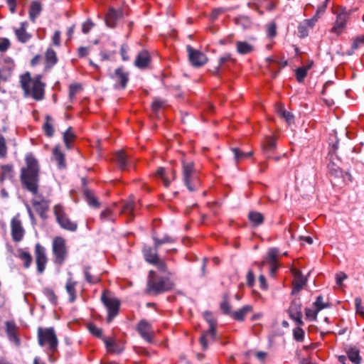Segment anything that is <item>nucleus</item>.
Returning a JSON list of instances; mask_svg holds the SVG:
<instances>
[{
	"label": "nucleus",
	"mask_w": 364,
	"mask_h": 364,
	"mask_svg": "<svg viewBox=\"0 0 364 364\" xmlns=\"http://www.w3.org/2000/svg\"><path fill=\"white\" fill-rule=\"evenodd\" d=\"M19 85L25 98L36 102L45 99L46 83L41 74L32 76L29 72H25L19 76Z\"/></svg>",
	"instance_id": "nucleus-1"
},
{
	"label": "nucleus",
	"mask_w": 364,
	"mask_h": 364,
	"mask_svg": "<svg viewBox=\"0 0 364 364\" xmlns=\"http://www.w3.org/2000/svg\"><path fill=\"white\" fill-rule=\"evenodd\" d=\"M40 166L38 160L32 154L25 157V166L21 169V182L23 188L36 194L38 190Z\"/></svg>",
	"instance_id": "nucleus-2"
},
{
	"label": "nucleus",
	"mask_w": 364,
	"mask_h": 364,
	"mask_svg": "<svg viewBox=\"0 0 364 364\" xmlns=\"http://www.w3.org/2000/svg\"><path fill=\"white\" fill-rule=\"evenodd\" d=\"M38 340L41 346L46 348L50 359L58 350V341L53 328H38Z\"/></svg>",
	"instance_id": "nucleus-3"
},
{
	"label": "nucleus",
	"mask_w": 364,
	"mask_h": 364,
	"mask_svg": "<svg viewBox=\"0 0 364 364\" xmlns=\"http://www.w3.org/2000/svg\"><path fill=\"white\" fill-rule=\"evenodd\" d=\"M173 282L168 278H156L155 272L150 271L147 282V291L150 294H158L173 288Z\"/></svg>",
	"instance_id": "nucleus-4"
},
{
	"label": "nucleus",
	"mask_w": 364,
	"mask_h": 364,
	"mask_svg": "<svg viewBox=\"0 0 364 364\" xmlns=\"http://www.w3.org/2000/svg\"><path fill=\"white\" fill-rule=\"evenodd\" d=\"M336 16V21L331 29V32L336 36L341 35L346 27L347 22L351 14V10H347L343 6H336L333 9Z\"/></svg>",
	"instance_id": "nucleus-5"
},
{
	"label": "nucleus",
	"mask_w": 364,
	"mask_h": 364,
	"mask_svg": "<svg viewBox=\"0 0 364 364\" xmlns=\"http://www.w3.org/2000/svg\"><path fill=\"white\" fill-rule=\"evenodd\" d=\"M52 250L54 262L59 265L63 264L68 256L66 240L60 236L55 237L52 242Z\"/></svg>",
	"instance_id": "nucleus-6"
},
{
	"label": "nucleus",
	"mask_w": 364,
	"mask_h": 364,
	"mask_svg": "<svg viewBox=\"0 0 364 364\" xmlns=\"http://www.w3.org/2000/svg\"><path fill=\"white\" fill-rule=\"evenodd\" d=\"M53 213L58 223L62 228L69 231H75L77 230V223L70 220L63 205L60 204L55 205L53 208Z\"/></svg>",
	"instance_id": "nucleus-7"
},
{
	"label": "nucleus",
	"mask_w": 364,
	"mask_h": 364,
	"mask_svg": "<svg viewBox=\"0 0 364 364\" xmlns=\"http://www.w3.org/2000/svg\"><path fill=\"white\" fill-rule=\"evenodd\" d=\"M183 179L188 188L193 191L199 185V179L191 162L183 164Z\"/></svg>",
	"instance_id": "nucleus-8"
},
{
	"label": "nucleus",
	"mask_w": 364,
	"mask_h": 364,
	"mask_svg": "<svg viewBox=\"0 0 364 364\" xmlns=\"http://www.w3.org/2000/svg\"><path fill=\"white\" fill-rule=\"evenodd\" d=\"M102 301L107 309V322H110L118 314L119 302L106 291L102 295Z\"/></svg>",
	"instance_id": "nucleus-9"
},
{
	"label": "nucleus",
	"mask_w": 364,
	"mask_h": 364,
	"mask_svg": "<svg viewBox=\"0 0 364 364\" xmlns=\"http://www.w3.org/2000/svg\"><path fill=\"white\" fill-rule=\"evenodd\" d=\"M154 245H155V250H153L151 248H146L144 250V257L146 262L151 263V264H155L157 262L158 259H159L158 257L156 250L157 248L164 243H171L173 242V239L168 237L165 236L164 237L161 239L158 238H154Z\"/></svg>",
	"instance_id": "nucleus-10"
},
{
	"label": "nucleus",
	"mask_w": 364,
	"mask_h": 364,
	"mask_svg": "<svg viewBox=\"0 0 364 364\" xmlns=\"http://www.w3.org/2000/svg\"><path fill=\"white\" fill-rule=\"evenodd\" d=\"M35 257L36 263L37 266V272L39 274H42L48 262V258L46 253L45 248L39 243L35 246Z\"/></svg>",
	"instance_id": "nucleus-11"
},
{
	"label": "nucleus",
	"mask_w": 364,
	"mask_h": 364,
	"mask_svg": "<svg viewBox=\"0 0 364 364\" xmlns=\"http://www.w3.org/2000/svg\"><path fill=\"white\" fill-rule=\"evenodd\" d=\"M103 341L109 353L120 354L124 350V342L114 337L103 338Z\"/></svg>",
	"instance_id": "nucleus-12"
},
{
	"label": "nucleus",
	"mask_w": 364,
	"mask_h": 364,
	"mask_svg": "<svg viewBox=\"0 0 364 364\" xmlns=\"http://www.w3.org/2000/svg\"><path fill=\"white\" fill-rule=\"evenodd\" d=\"M11 235L14 242L21 241L25 235V230L22 223L18 217H14L11 220Z\"/></svg>",
	"instance_id": "nucleus-13"
},
{
	"label": "nucleus",
	"mask_w": 364,
	"mask_h": 364,
	"mask_svg": "<svg viewBox=\"0 0 364 364\" xmlns=\"http://www.w3.org/2000/svg\"><path fill=\"white\" fill-rule=\"evenodd\" d=\"M289 317L296 324L304 325L302 321L301 303L299 299L291 301L288 310Z\"/></svg>",
	"instance_id": "nucleus-14"
},
{
	"label": "nucleus",
	"mask_w": 364,
	"mask_h": 364,
	"mask_svg": "<svg viewBox=\"0 0 364 364\" xmlns=\"http://www.w3.org/2000/svg\"><path fill=\"white\" fill-rule=\"evenodd\" d=\"M187 50L190 62L193 66L200 67L207 63L208 58L203 53L193 49L190 46H187Z\"/></svg>",
	"instance_id": "nucleus-15"
},
{
	"label": "nucleus",
	"mask_w": 364,
	"mask_h": 364,
	"mask_svg": "<svg viewBox=\"0 0 364 364\" xmlns=\"http://www.w3.org/2000/svg\"><path fill=\"white\" fill-rule=\"evenodd\" d=\"M28 23L26 21L21 22L18 27H15L13 31L18 40L21 43H28L32 38V35L27 31Z\"/></svg>",
	"instance_id": "nucleus-16"
},
{
	"label": "nucleus",
	"mask_w": 364,
	"mask_h": 364,
	"mask_svg": "<svg viewBox=\"0 0 364 364\" xmlns=\"http://www.w3.org/2000/svg\"><path fill=\"white\" fill-rule=\"evenodd\" d=\"M112 77L116 82L115 87L117 88L124 89L129 81V73L122 68H119L115 70Z\"/></svg>",
	"instance_id": "nucleus-17"
},
{
	"label": "nucleus",
	"mask_w": 364,
	"mask_h": 364,
	"mask_svg": "<svg viewBox=\"0 0 364 364\" xmlns=\"http://www.w3.org/2000/svg\"><path fill=\"white\" fill-rule=\"evenodd\" d=\"M137 331L141 336L146 341L151 343L154 338V331L151 326L146 321H141L137 326Z\"/></svg>",
	"instance_id": "nucleus-18"
},
{
	"label": "nucleus",
	"mask_w": 364,
	"mask_h": 364,
	"mask_svg": "<svg viewBox=\"0 0 364 364\" xmlns=\"http://www.w3.org/2000/svg\"><path fill=\"white\" fill-rule=\"evenodd\" d=\"M56 52L51 48H48L44 55V72L50 71L58 63Z\"/></svg>",
	"instance_id": "nucleus-19"
},
{
	"label": "nucleus",
	"mask_w": 364,
	"mask_h": 364,
	"mask_svg": "<svg viewBox=\"0 0 364 364\" xmlns=\"http://www.w3.org/2000/svg\"><path fill=\"white\" fill-rule=\"evenodd\" d=\"M279 250L277 248H271L269 250L266 262L270 266V273L274 275L278 269L279 265L278 264Z\"/></svg>",
	"instance_id": "nucleus-20"
},
{
	"label": "nucleus",
	"mask_w": 364,
	"mask_h": 364,
	"mask_svg": "<svg viewBox=\"0 0 364 364\" xmlns=\"http://www.w3.org/2000/svg\"><path fill=\"white\" fill-rule=\"evenodd\" d=\"M291 273L294 276L292 293L299 292L305 285L306 279L303 277L300 270L296 268L291 269Z\"/></svg>",
	"instance_id": "nucleus-21"
},
{
	"label": "nucleus",
	"mask_w": 364,
	"mask_h": 364,
	"mask_svg": "<svg viewBox=\"0 0 364 364\" xmlns=\"http://www.w3.org/2000/svg\"><path fill=\"white\" fill-rule=\"evenodd\" d=\"M122 16L121 11H116L113 8H110L105 16V23L107 26L114 28L117 25V22Z\"/></svg>",
	"instance_id": "nucleus-22"
},
{
	"label": "nucleus",
	"mask_w": 364,
	"mask_h": 364,
	"mask_svg": "<svg viewBox=\"0 0 364 364\" xmlns=\"http://www.w3.org/2000/svg\"><path fill=\"white\" fill-rule=\"evenodd\" d=\"M6 331L9 339L16 345H19L20 341L17 336V327L14 321H8L5 323Z\"/></svg>",
	"instance_id": "nucleus-23"
},
{
	"label": "nucleus",
	"mask_w": 364,
	"mask_h": 364,
	"mask_svg": "<svg viewBox=\"0 0 364 364\" xmlns=\"http://www.w3.org/2000/svg\"><path fill=\"white\" fill-rule=\"evenodd\" d=\"M42 129L46 136L53 137L54 136L55 132V122L50 115L46 116Z\"/></svg>",
	"instance_id": "nucleus-24"
},
{
	"label": "nucleus",
	"mask_w": 364,
	"mask_h": 364,
	"mask_svg": "<svg viewBox=\"0 0 364 364\" xmlns=\"http://www.w3.org/2000/svg\"><path fill=\"white\" fill-rule=\"evenodd\" d=\"M205 316L209 323L210 328H209V331L206 333L203 334V336H201L200 340V344H201L203 350H205L208 348V343H207V341H206L207 335L209 333L211 334L213 336H215V321H213V319L208 318L209 316H210V314L206 313L205 314Z\"/></svg>",
	"instance_id": "nucleus-25"
},
{
	"label": "nucleus",
	"mask_w": 364,
	"mask_h": 364,
	"mask_svg": "<svg viewBox=\"0 0 364 364\" xmlns=\"http://www.w3.org/2000/svg\"><path fill=\"white\" fill-rule=\"evenodd\" d=\"M77 282L73 280L72 277H70L67 279L65 284V290L69 295V301L71 303L74 302L77 298Z\"/></svg>",
	"instance_id": "nucleus-26"
},
{
	"label": "nucleus",
	"mask_w": 364,
	"mask_h": 364,
	"mask_svg": "<svg viewBox=\"0 0 364 364\" xmlns=\"http://www.w3.org/2000/svg\"><path fill=\"white\" fill-rule=\"evenodd\" d=\"M156 176L161 178L164 186L167 187L169 186L171 181L175 178V173L172 170L166 173L164 168L160 167L156 172Z\"/></svg>",
	"instance_id": "nucleus-27"
},
{
	"label": "nucleus",
	"mask_w": 364,
	"mask_h": 364,
	"mask_svg": "<svg viewBox=\"0 0 364 364\" xmlns=\"http://www.w3.org/2000/svg\"><path fill=\"white\" fill-rule=\"evenodd\" d=\"M275 110L277 114L284 119L287 124L291 125L294 123V116L289 112L285 110L283 105L278 103L275 105Z\"/></svg>",
	"instance_id": "nucleus-28"
},
{
	"label": "nucleus",
	"mask_w": 364,
	"mask_h": 364,
	"mask_svg": "<svg viewBox=\"0 0 364 364\" xmlns=\"http://www.w3.org/2000/svg\"><path fill=\"white\" fill-rule=\"evenodd\" d=\"M32 204L36 211L38 212L41 217H43L48 210L49 203L45 199H33Z\"/></svg>",
	"instance_id": "nucleus-29"
},
{
	"label": "nucleus",
	"mask_w": 364,
	"mask_h": 364,
	"mask_svg": "<svg viewBox=\"0 0 364 364\" xmlns=\"http://www.w3.org/2000/svg\"><path fill=\"white\" fill-rule=\"evenodd\" d=\"M16 256L23 262L25 268L30 267L32 262V256L29 252L25 249L19 248L16 250Z\"/></svg>",
	"instance_id": "nucleus-30"
},
{
	"label": "nucleus",
	"mask_w": 364,
	"mask_h": 364,
	"mask_svg": "<svg viewBox=\"0 0 364 364\" xmlns=\"http://www.w3.org/2000/svg\"><path fill=\"white\" fill-rule=\"evenodd\" d=\"M149 62L150 56L149 53L146 50H143L138 54L134 64L139 68H145L148 66Z\"/></svg>",
	"instance_id": "nucleus-31"
},
{
	"label": "nucleus",
	"mask_w": 364,
	"mask_h": 364,
	"mask_svg": "<svg viewBox=\"0 0 364 364\" xmlns=\"http://www.w3.org/2000/svg\"><path fill=\"white\" fill-rule=\"evenodd\" d=\"M252 311V306L251 305L244 306L242 308L233 311L231 314L232 317L237 321H242L245 319L247 314Z\"/></svg>",
	"instance_id": "nucleus-32"
},
{
	"label": "nucleus",
	"mask_w": 364,
	"mask_h": 364,
	"mask_svg": "<svg viewBox=\"0 0 364 364\" xmlns=\"http://www.w3.org/2000/svg\"><path fill=\"white\" fill-rule=\"evenodd\" d=\"M85 280L91 284H95L100 282L101 277L97 274H94L90 267H85L83 269Z\"/></svg>",
	"instance_id": "nucleus-33"
},
{
	"label": "nucleus",
	"mask_w": 364,
	"mask_h": 364,
	"mask_svg": "<svg viewBox=\"0 0 364 364\" xmlns=\"http://www.w3.org/2000/svg\"><path fill=\"white\" fill-rule=\"evenodd\" d=\"M114 161L122 171L127 169V156L124 151H119L115 154Z\"/></svg>",
	"instance_id": "nucleus-34"
},
{
	"label": "nucleus",
	"mask_w": 364,
	"mask_h": 364,
	"mask_svg": "<svg viewBox=\"0 0 364 364\" xmlns=\"http://www.w3.org/2000/svg\"><path fill=\"white\" fill-rule=\"evenodd\" d=\"M84 196L88 205L92 208H98L100 203L98 201L95 194L90 190L85 189L84 191Z\"/></svg>",
	"instance_id": "nucleus-35"
},
{
	"label": "nucleus",
	"mask_w": 364,
	"mask_h": 364,
	"mask_svg": "<svg viewBox=\"0 0 364 364\" xmlns=\"http://www.w3.org/2000/svg\"><path fill=\"white\" fill-rule=\"evenodd\" d=\"M237 51L242 55H246L252 53L254 50V46L245 41L236 42Z\"/></svg>",
	"instance_id": "nucleus-36"
},
{
	"label": "nucleus",
	"mask_w": 364,
	"mask_h": 364,
	"mask_svg": "<svg viewBox=\"0 0 364 364\" xmlns=\"http://www.w3.org/2000/svg\"><path fill=\"white\" fill-rule=\"evenodd\" d=\"M53 154L55 160L58 164V166L60 168H65V155L64 154L60 151V146L57 145L54 147L53 150Z\"/></svg>",
	"instance_id": "nucleus-37"
},
{
	"label": "nucleus",
	"mask_w": 364,
	"mask_h": 364,
	"mask_svg": "<svg viewBox=\"0 0 364 364\" xmlns=\"http://www.w3.org/2000/svg\"><path fill=\"white\" fill-rule=\"evenodd\" d=\"M75 139V135L71 127L68 128V129L63 134V141L67 147V149H70L72 148V145Z\"/></svg>",
	"instance_id": "nucleus-38"
},
{
	"label": "nucleus",
	"mask_w": 364,
	"mask_h": 364,
	"mask_svg": "<svg viewBox=\"0 0 364 364\" xmlns=\"http://www.w3.org/2000/svg\"><path fill=\"white\" fill-rule=\"evenodd\" d=\"M347 355L349 360L354 364H360L361 358L359 350L356 348H350L347 350Z\"/></svg>",
	"instance_id": "nucleus-39"
},
{
	"label": "nucleus",
	"mask_w": 364,
	"mask_h": 364,
	"mask_svg": "<svg viewBox=\"0 0 364 364\" xmlns=\"http://www.w3.org/2000/svg\"><path fill=\"white\" fill-rule=\"evenodd\" d=\"M41 11V6L39 2L33 1L30 7L29 16L32 21H35Z\"/></svg>",
	"instance_id": "nucleus-40"
},
{
	"label": "nucleus",
	"mask_w": 364,
	"mask_h": 364,
	"mask_svg": "<svg viewBox=\"0 0 364 364\" xmlns=\"http://www.w3.org/2000/svg\"><path fill=\"white\" fill-rule=\"evenodd\" d=\"M296 327L293 329V338L297 342H303L305 338V332L301 328L303 325L296 324Z\"/></svg>",
	"instance_id": "nucleus-41"
},
{
	"label": "nucleus",
	"mask_w": 364,
	"mask_h": 364,
	"mask_svg": "<svg viewBox=\"0 0 364 364\" xmlns=\"http://www.w3.org/2000/svg\"><path fill=\"white\" fill-rule=\"evenodd\" d=\"M250 220L255 225H259L263 222V215L258 212H250L248 216Z\"/></svg>",
	"instance_id": "nucleus-42"
},
{
	"label": "nucleus",
	"mask_w": 364,
	"mask_h": 364,
	"mask_svg": "<svg viewBox=\"0 0 364 364\" xmlns=\"http://www.w3.org/2000/svg\"><path fill=\"white\" fill-rule=\"evenodd\" d=\"M43 293L52 304H57L58 298L52 289L45 288L43 291Z\"/></svg>",
	"instance_id": "nucleus-43"
},
{
	"label": "nucleus",
	"mask_w": 364,
	"mask_h": 364,
	"mask_svg": "<svg viewBox=\"0 0 364 364\" xmlns=\"http://www.w3.org/2000/svg\"><path fill=\"white\" fill-rule=\"evenodd\" d=\"M318 19V16H314L311 19H306L299 26V32L301 33V30L304 28H312L315 25Z\"/></svg>",
	"instance_id": "nucleus-44"
},
{
	"label": "nucleus",
	"mask_w": 364,
	"mask_h": 364,
	"mask_svg": "<svg viewBox=\"0 0 364 364\" xmlns=\"http://www.w3.org/2000/svg\"><path fill=\"white\" fill-rule=\"evenodd\" d=\"M319 311L314 306L313 309L311 308H306L305 309V316L306 319L314 321H316L317 318V315Z\"/></svg>",
	"instance_id": "nucleus-45"
},
{
	"label": "nucleus",
	"mask_w": 364,
	"mask_h": 364,
	"mask_svg": "<svg viewBox=\"0 0 364 364\" xmlns=\"http://www.w3.org/2000/svg\"><path fill=\"white\" fill-rule=\"evenodd\" d=\"M87 328L89 330V331L95 336L97 337V338H100L101 339L103 340V338H105L103 336H102V329L97 327L95 324L93 323H88L87 325Z\"/></svg>",
	"instance_id": "nucleus-46"
},
{
	"label": "nucleus",
	"mask_w": 364,
	"mask_h": 364,
	"mask_svg": "<svg viewBox=\"0 0 364 364\" xmlns=\"http://www.w3.org/2000/svg\"><path fill=\"white\" fill-rule=\"evenodd\" d=\"M134 210V202L133 200H129L127 203H126L121 210V213L123 214H128L130 215L131 219H133L134 216L132 215V212Z\"/></svg>",
	"instance_id": "nucleus-47"
},
{
	"label": "nucleus",
	"mask_w": 364,
	"mask_h": 364,
	"mask_svg": "<svg viewBox=\"0 0 364 364\" xmlns=\"http://www.w3.org/2000/svg\"><path fill=\"white\" fill-rule=\"evenodd\" d=\"M276 141L274 137H266L262 142V147L266 150H272L275 147Z\"/></svg>",
	"instance_id": "nucleus-48"
},
{
	"label": "nucleus",
	"mask_w": 364,
	"mask_h": 364,
	"mask_svg": "<svg viewBox=\"0 0 364 364\" xmlns=\"http://www.w3.org/2000/svg\"><path fill=\"white\" fill-rule=\"evenodd\" d=\"M81 90H82V86L80 84H78V83L71 84L69 87L70 97L73 98Z\"/></svg>",
	"instance_id": "nucleus-49"
},
{
	"label": "nucleus",
	"mask_w": 364,
	"mask_h": 364,
	"mask_svg": "<svg viewBox=\"0 0 364 364\" xmlns=\"http://www.w3.org/2000/svg\"><path fill=\"white\" fill-rule=\"evenodd\" d=\"M11 46V41L7 38H0V53L7 51Z\"/></svg>",
	"instance_id": "nucleus-50"
},
{
	"label": "nucleus",
	"mask_w": 364,
	"mask_h": 364,
	"mask_svg": "<svg viewBox=\"0 0 364 364\" xmlns=\"http://www.w3.org/2000/svg\"><path fill=\"white\" fill-rule=\"evenodd\" d=\"M232 151L235 154V158L237 161L242 160L243 159L247 158L252 155V152H243L239 150L238 149H232Z\"/></svg>",
	"instance_id": "nucleus-51"
},
{
	"label": "nucleus",
	"mask_w": 364,
	"mask_h": 364,
	"mask_svg": "<svg viewBox=\"0 0 364 364\" xmlns=\"http://www.w3.org/2000/svg\"><path fill=\"white\" fill-rule=\"evenodd\" d=\"M355 306L356 313L364 318V307L362 306V300L360 297L355 298Z\"/></svg>",
	"instance_id": "nucleus-52"
},
{
	"label": "nucleus",
	"mask_w": 364,
	"mask_h": 364,
	"mask_svg": "<svg viewBox=\"0 0 364 364\" xmlns=\"http://www.w3.org/2000/svg\"><path fill=\"white\" fill-rule=\"evenodd\" d=\"M7 153L6 139L3 135L0 134V156L4 157Z\"/></svg>",
	"instance_id": "nucleus-53"
},
{
	"label": "nucleus",
	"mask_w": 364,
	"mask_h": 364,
	"mask_svg": "<svg viewBox=\"0 0 364 364\" xmlns=\"http://www.w3.org/2000/svg\"><path fill=\"white\" fill-rule=\"evenodd\" d=\"M307 71L305 68L300 67L296 70V77L299 82H302L306 76Z\"/></svg>",
	"instance_id": "nucleus-54"
},
{
	"label": "nucleus",
	"mask_w": 364,
	"mask_h": 364,
	"mask_svg": "<svg viewBox=\"0 0 364 364\" xmlns=\"http://www.w3.org/2000/svg\"><path fill=\"white\" fill-rule=\"evenodd\" d=\"M313 305L319 311L326 307V304L323 302V299L321 296H317V298H316V301L314 302Z\"/></svg>",
	"instance_id": "nucleus-55"
},
{
	"label": "nucleus",
	"mask_w": 364,
	"mask_h": 364,
	"mask_svg": "<svg viewBox=\"0 0 364 364\" xmlns=\"http://www.w3.org/2000/svg\"><path fill=\"white\" fill-rule=\"evenodd\" d=\"M94 26L95 23L90 19H87L82 23V31L84 33L87 34L92 30Z\"/></svg>",
	"instance_id": "nucleus-56"
},
{
	"label": "nucleus",
	"mask_w": 364,
	"mask_h": 364,
	"mask_svg": "<svg viewBox=\"0 0 364 364\" xmlns=\"http://www.w3.org/2000/svg\"><path fill=\"white\" fill-rule=\"evenodd\" d=\"M100 218L102 220H113L112 210L109 208L103 210L100 214Z\"/></svg>",
	"instance_id": "nucleus-57"
},
{
	"label": "nucleus",
	"mask_w": 364,
	"mask_h": 364,
	"mask_svg": "<svg viewBox=\"0 0 364 364\" xmlns=\"http://www.w3.org/2000/svg\"><path fill=\"white\" fill-rule=\"evenodd\" d=\"M60 31H55L53 37H52V43L55 46H60Z\"/></svg>",
	"instance_id": "nucleus-58"
},
{
	"label": "nucleus",
	"mask_w": 364,
	"mask_h": 364,
	"mask_svg": "<svg viewBox=\"0 0 364 364\" xmlns=\"http://www.w3.org/2000/svg\"><path fill=\"white\" fill-rule=\"evenodd\" d=\"M363 44H364V35L355 38L352 46V48L353 50L357 49Z\"/></svg>",
	"instance_id": "nucleus-59"
},
{
	"label": "nucleus",
	"mask_w": 364,
	"mask_h": 364,
	"mask_svg": "<svg viewBox=\"0 0 364 364\" xmlns=\"http://www.w3.org/2000/svg\"><path fill=\"white\" fill-rule=\"evenodd\" d=\"M346 278H347V275L344 272L338 273L336 277V284L339 287H341L342 285L343 280H345Z\"/></svg>",
	"instance_id": "nucleus-60"
},
{
	"label": "nucleus",
	"mask_w": 364,
	"mask_h": 364,
	"mask_svg": "<svg viewBox=\"0 0 364 364\" xmlns=\"http://www.w3.org/2000/svg\"><path fill=\"white\" fill-rule=\"evenodd\" d=\"M154 265L156 266V267L161 272H167V267H166V263L163 261V260H161V259H158L157 262H156L155 264H154Z\"/></svg>",
	"instance_id": "nucleus-61"
},
{
	"label": "nucleus",
	"mask_w": 364,
	"mask_h": 364,
	"mask_svg": "<svg viewBox=\"0 0 364 364\" xmlns=\"http://www.w3.org/2000/svg\"><path fill=\"white\" fill-rule=\"evenodd\" d=\"M90 53V49L88 47H80L77 50V53L79 57L83 58L87 56Z\"/></svg>",
	"instance_id": "nucleus-62"
},
{
	"label": "nucleus",
	"mask_w": 364,
	"mask_h": 364,
	"mask_svg": "<svg viewBox=\"0 0 364 364\" xmlns=\"http://www.w3.org/2000/svg\"><path fill=\"white\" fill-rule=\"evenodd\" d=\"M247 284L250 287H252L255 282V275L252 271H249L247 274Z\"/></svg>",
	"instance_id": "nucleus-63"
},
{
	"label": "nucleus",
	"mask_w": 364,
	"mask_h": 364,
	"mask_svg": "<svg viewBox=\"0 0 364 364\" xmlns=\"http://www.w3.org/2000/svg\"><path fill=\"white\" fill-rule=\"evenodd\" d=\"M42 57L41 55H35L31 60L30 65L32 67H35L38 65H39L41 62Z\"/></svg>",
	"instance_id": "nucleus-64"
}]
</instances>
